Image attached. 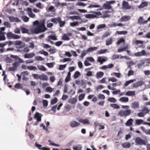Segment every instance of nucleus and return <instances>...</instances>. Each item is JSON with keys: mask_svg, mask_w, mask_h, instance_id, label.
<instances>
[{"mask_svg": "<svg viewBox=\"0 0 150 150\" xmlns=\"http://www.w3.org/2000/svg\"><path fill=\"white\" fill-rule=\"evenodd\" d=\"M141 129L146 134L150 135V129L147 130L143 126L141 127Z\"/></svg>", "mask_w": 150, "mask_h": 150, "instance_id": "nucleus-21", "label": "nucleus"}, {"mask_svg": "<svg viewBox=\"0 0 150 150\" xmlns=\"http://www.w3.org/2000/svg\"><path fill=\"white\" fill-rule=\"evenodd\" d=\"M62 43V41H59L56 42L54 44L57 46H60Z\"/></svg>", "mask_w": 150, "mask_h": 150, "instance_id": "nucleus-64", "label": "nucleus"}, {"mask_svg": "<svg viewBox=\"0 0 150 150\" xmlns=\"http://www.w3.org/2000/svg\"><path fill=\"white\" fill-rule=\"evenodd\" d=\"M27 13L29 16L31 18H34L35 16V15L33 13L32 9L30 8H28L27 9Z\"/></svg>", "mask_w": 150, "mask_h": 150, "instance_id": "nucleus-11", "label": "nucleus"}, {"mask_svg": "<svg viewBox=\"0 0 150 150\" xmlns=\"http://www.w3.org/2000/svg\"><path fill=\"white\" fill-rule=\"evenodd\" d=\"M147 23V21H144L142 17H139L138 20V23L139 24H142L144 23Z\"/></svg>", "mask_w": 150, "mask_h": 150, "instance_id": "nucleus-17", "label": "nucleus"}, {"mask_svg": "<svg viewBox=\"0 0 150 150\" xmlns=\"http://www.w3.org/2000/svg\"><path fill=\"white\" fill-rule=\"evenodd\" d=\"M60 18V17H58L57 18H52L51 19V21L54 23L57 24V22H58Z\"/></svg>", "mask_w": 150, "mask_h": 150, "instance_id": "nucleus-38", "label": "nucleus"}, {"mask_svg": "<svg viewBox=\"0 0 150 150\" xmlns=\"http://www.w3.org/2000/svg\"><path fill=\"white\" fill-rule=\"evenodd\" d=\"M30 50V49L29 47H26L24 48L23 50H21V51L27 53L29 52Z\"/></svg>", "mask_w": 150, "mask_h": 150, "instance_id": "nucleus-49", "label": "nucleus"}, {"mask_svg": "<svg viewBox=\"0 0 150 150\" xmlns=\"http://www.w3.org/2000/svg\"><path fill=\"white\" fill-rule=\"evenodd\" d=\"M14 87L17 89H22L23 88L22 85L19 83H16Z\"/></svg>", "mask_w": 150, "mask_h": 150, "instance_id": "nucleus-34", "label": "nucleus"}, {"mask_svg": "<svg viewBox=\"0 0 150 150\" xmlns=\"http://www.w3.org/2000/svg\"><path fill=\"white\" fill-rule=\"evenodd\" d=\"M107 51V49H101L98 52V53L99 54H103L106 52Z\"/></svg>", "mask_w": 150, "mask_h": 150, "instance_id": "nucleus-48", "label": "nucleus"}, {"mask_svg": "<svg viewBox=\"0 0 150 150\" xmlns=\"http://www.w3.org/2000/svg\"><path fill=\"white\" fill-rule=\"evenodd\" d=\"M54 89V88H52L50 87H48L46 88V91L47 92L51 93L53 91Z\"/></svg>", "mask_w": 150, "mask_h": 150, "instance_id": "nucleus-46", "label": "nucleus"}, {"mask_svg": "<svg viewBox=\"0 0 150 150\" xmlns=\"http://www.w3.org/2000/svg\"><path fill=\"white\" fill-rule=\"evenodd\" d=\"M70 126L72 127H74L79 126L80 124L75 121H72L70 123Z\"/></svg>", "mask_w": 150, "mask_h": 150, "instance_id": "nucleus-13", "label": "nucleus"}, {"mask_svg": "<svg viewBox=\"0 0 150 150\" xmlns=\"http://www.w3.org/2000/svg\"><path fill=\"white\" fill-rule=\"evenodd\" d=\"M128 32L127 31H117L116 33V34L118 35H126Z\"/></svg>", "mask_w": 150, "mask_h": 150, "instance_id": "nucleus-31", "label": "nucleus"}, {"mask_svg": "<svg viewBox=\"0 0 150 150\" xmlns=\"http://www.w3.org/2000/svg\"><path fill=\"white\" fill-rule=\"evenodd\" d=\"M115 1H106L105 3L103 4V8L109 10L112 8V6L110 4L115 3Z\"/></svg>", "mask_w": 150, "mask_h": 150, "instance_id": "nucleus-4", "label": "nucleus"}, {"mask_svg": "<svg viewBox=\"0 0 150 150\" xmlns=\"http://www.w3.org/2000/svg\"><path fill=\"white\" fill-rule=\"evenodd\" d=\"M58 23H59L60 27H63L65 23V22L64 21H62L61 18L60 17V18L59 20V22Z\"/></svg>", "mask_w": 150, "mask_h": 150, "instance_id": "nucleus-35", "label": "nucleus"}, {"mask_svg": "<svg viewBox=\"0 0 150 150\" xmlns=\"http://www.w3.org/2000/svg\"><path fill=\"white\" fill-rule=\"evenodd\" d=\"M77 101V98H74L70 99L69 100L68 102L69 103L72 104H74Z\"/></svg>", "mask_w": 150, "mask_h": 150, "instance_id": "nucleus-26", "label": "nucleus"}, {"mask_svg": "<svg viewBox=\"0 0 150 150\" xmlns=\"http://www.w3.org/2000/svg\"><path fill=\"white\" fill-rule=\"evenodd\" d=\"M106 61L105 59L102 57H98L97 61L100 63V64H103V62Z\"/></svg>", "mask_w": 150, "mask_h": 150, "instance_id": "nucleus-29", "label": "nucleus"}, {"mask_svg": "<svg viewBox=\"0 0 150 150\" xmlns=\"http://www.w3.org/2000/svg\"><path fill=\"white\" fill-rule=\"evenodd\" d=\"M35 146L37 147L40 150H50V149L49 148H47L45 147H42V145L38 144L36 142L35 143Z\"/></svg>", "mask_w": 150, "mask_h": 150, "instance_id": "nucleus-16", "label": "nucleus"}, {"mask_svg": "<svg viewBox=\"0 0 150 150\" xmlns=\"http://www.w3.org/2000/svg\"><path fill=\"white\" fill-rule=\"evenodd\" d=\"M149 54V53L146 52L144 50H142L140 52H137L134 54V55L136 57H141L143 56H147Z\"/></svg>", "mask_w": 150, "mask_h": 150, "instance_id": "nucleus-7", "label": "nucleus"}, {"mask_svg": "<svg viewBox=\"0 0 150 150\" xmlns=\"http://www.w3.org/2000/svg\"><path fill=\"white\" fill-rule=\"evenodd\" d=\"M42 102L43 104V105L45 107H47L48 105V102L47 100H43Z\"/></svg>", "mask_w": 150, "mask_h": 150, "instance_id": "nucleus-59", "label": "nucleus"}, {"mask_svg": "<svg viewBox=\"0 0 150 150\" xmlns=\"http://www.w3.org/2000/svg\"><path fill=\"white\" fill-rule=\"evenodd\" d=\"M130 18V16H125L122 17L120 19V22L126 21H129Z\"/></svg>", "mask_w": 150, "mask_h": 150, "instance_id": "nucleus-15", "label": "nucleus"}, {"mask_svg": "<svg viewBox=\"0 0 150 150\" xmlns=\"http://www.w3.org/2000/svg\"><path fill=\"white\" fill-rule=\"evenodd\" d=\"M62 39L64 40H69V38L66 34H64L63 35L62 37Z\"/></svg>", "mask_w": 150, "mask_h": 150, "instance_id": "nucleus-44", "label": "nucleus"}, {"mask_svg": "<svg viewBox=\"0 0 150 150\" xmlns=\"http://www.w3.org/2000/svg\"><path fill=\"white\" fill-rule=\"evenodd\" d=\"M48 39H51L54 40H57L56 37L53 35H50L48 37Z\"/></svg>", "mask_w": 150, "mask_h": 150, "instance_id": "nucleus-40", "label": "nucleus"}, {"mask_svg": "<svg viewBox=\"0 0 150 150\" xmlns=\"http://www.w3.org/2000/svg\"><path fill=\"white\" fill-rule=\"evenodd\" d=\"M98 97L99 99H105V96L104 95L99 94L98 95Z\"/></svg>", "mask_w": 150, "mask_h": 150, "instance_id": "nucleus-52", "label": "nucleus"}, {"mask_svg": "<svg viewBox=\"0 0 150 150\" xmlns=\"http://www.w3.org/2000/svg\"><path fill=\"white\" fill-rule=\"evenodd\" d=\"M134 91H128L125 93V95L127 96H134L135 95Z\"/></svg>", "mask_w": 150, "mask_h": 150, "instance_id": "nucleus-20", "label": "nucleus"}, {"mask_svg": "<svg viewBox=\"0 0 150 150\" xmlns=\"http://www.w3.org/2000/svg\"><path fill=\"white\" fill-rule=\"evenodd\" d=\"M100 7V6L98 5H92L90 4L88 7V8H91L93 7L95 8H98Z\"/></svg>", "mask_w": 150, "mask_h": 150, "instance_id": "nucleus-56", "label": "nucleus"}, {"mask_svg": "<svg viewBox=\"0 0 150 150\" xmlns=\"http://www.w3.org/2000/svg\"><path fill=\"white\" fill-rule=\"evenodd\" d=\"M12 65L16 69L19 66V64L18 62H15L12 64Z\"/></svg>", "mask_w": 150, "mask_h": 150, "instance_id": "nucleus-55", "label": "nucleus"}, {"mask_svg": "<svg viewBox=\"0 0 150 150\" xmlns=\"http://www.w3.org/2000/svg\"><path fill=\"white\" fill-rule=\"evenodd\" d=\"M21 30L23 33H28L29 30L25 27H21Z\"/></svg>", "mask_w": 150, "mask_h": 150, "instance_id": "nucleus-30", "label": "nucleus"}, {"mask_svg": "<svg viewBox=\"0 0 150 150\" xmlns=\"http://www.w3.org/2000/svg\"><path fill=\"white\" fill-rule=\"evenodd\" d=\"M81 148L82 146L80 144L74 145L73 147V149L74 150H81Z\"/></svg>", "mask_w": 150, "mask_h": 150, "instance_id": "nucleus-28", "label": "nucleus"}, {"mask_svg": "<svg viewBox=\"0 0 150 150\" xmlns=\"http://www.w3.org/2000/svg\"><path fill=\"white\" fill-rule=\"evenodd\" d=\"M86 17L88 18H96V16L93 14H88L86 15Z\"/></svg>", "mask_w": 150, "mask_h": 150, "instance_id": "nucleus-36", "label": "nucleus"}, {"mask_svg": "<svg viewBox=\"0 0 150 150\" xmlns=\"http://www.w3.org/2000/svg\"><path fill=\"white\" fill-rule=\"evenodd\" d=\"M57 101V99L56 97H55L53 99H52L51 101V104H54L56 103Z\"/></svg>", "mask_w": 150, "mask_h": 150, "instance_id": "nucleus-51", "label": "nucleus"}, {"mask_svg": "<svg viewBox=\"0 0 150 150\" xmlns=\"http://www.w3.org/2000/svg\"><path fill=\"white\" fill-rule=\"evenodd\" d=\"M27 69L30 70H36L37 69L36 67L33 66H29L27 67Z\"/></svg>", "mask_w": 150, "mask_h": 150, "instance_id": "nucleus-39", "label": "nucleus"}, {"mask_svg": "<svg viewBox=\"0 0 150 150\" xmlns=\"http://www.w3.org/2000/svg\"><path fill=\"white\" fill-rule=\"evenodd\" d=\"M106 44L107 45H109L112 44V38H109L106 40Z\"/></svg>", "mask_w": 150, "mask_h": 150, "instance_id": "nucleus-32", "label": "nucleus"}, {"mask_svg": "<svg viewBox=\"0 0 150 150\" xmlns=\"http://www.w3.org/2000/svg\"><path fill=\"white\" fill-rule=\"evenodd\" d=\"M133 80H131L129 81H126L125 84L124 86H127L129 84H130L131 83H132L133 82Z\"/></svg>", "mask_w": 150, "mask_h": 150, "instance_id": "nucleus-58", "label": "nucleus"}, {"mask_svg": "<svg viewBox=\"0 0 150 150\" xmlns=\"http://www.w3.org/2000/svg\"><path fill=\"white\" fill-rule=\"evenodd\" d=\"M11 57L13 59H17V60L18 61V62L19 64L20 63H23L24 62V60L20 58L18 56L11 55Z\"/></svg>", "mask_w": 150, "mask_h": 150, "instance_id": "nucleus-10", "label": "nucleus"}, {"mask_svg": "<svg viewBox=\"0 0 150 150\" xmlns=\"http://www.w3.org/2000/svg\"><path fill=\"white\" fill-rule=\"evenodd\" d=\"M121 107L122 108L126 109V110H121L118 113V115L121 117H126L129 116L131 114L132 110L128 109L129 106L128 105H122Z\"/></svg>", "mask_w": 150, "mask_h": 150, "instance_id": "nucleus-2", "label": "nucleus"}, {"mask_svg": "<svg viewBox=\"0 0 150 150\" xmlns=\"http://www.w3.org/2000/svg\"><path fill=\"white\" fill-rule=\"evenodd\" d=\"M108 100L111 102L113 103H115L117 101L116 99L113 97L109 98L108 99Z\"/></svg>", "mask_w": 150, "mask_h": 150, "instance_id": "nucleus-45", "label": "nucleus"}, {"mask_svg": "<svg viewBox=\"0 0 150 150\" xmlns=\"http://www.w3.org/2000/svg\"><path fill=\"white\" fill-rule=\"evenodd\" d=\"M117 81V80L114 77H110L108 79V81H111L112 82H115Z\"/></svg>", "mask_w": 150, "mask_h": 150, "instance_id": "nucleus-57", "label": "nucleus"}, {"mask_svg": "<svg viewBox=\"0 0 150 150\" xmlns=\"http://www.w3.org/2000/svg\"><path fill=\"white\" fill-rule=\"evenodd\" d=\"M133 121V119L132 118L129 119L125 123L126 125L128 126H130L132 124V122Z\"/></svg>", "mask_w": 150, "mask_h": 150, "instance_id": "nucleus-24", "label": "nucleus"}, {"mask_svg": "<svg viewBox=\"0 0 150 150\" xmlns=\"http://www.w3.org/2000/svg\"><path fill=\"white\" fill-rule=\"evenodd\" d=\"M68 17L69 18V19H71L72 20H79L80 19V17L78 16H68Z\"/></svg>", "mask_w": 150, "mask_h": 150, "instance_id": "nucleus-37", "label": "nucleus"}, {"mask_svg": "<svg viewBox=\"0 0 150 150\" xmlns=\"http://www.w3.org/2000/svg\"><path fill=\"white\" fill-rule=\"evenodd\" d=\"M122 145L124 148H127L130 147L131 144L130 143L126 142L122 143Z\"/></svg>", "mask_w": 150, "mask_h": 150, "instance_id": "nucleus-22", "label": "nucleus"}, {"mask_svg": "<svg viewBox=\"0 0 150 150\" xmlns=\"http://www.w3.org/2000/svg\"><path fill=\"white\" fill-rule=\"evenodd\" d=\"M109 11H106L104 12H103L104 13L103 15V16L102 17L104 18L108 17V16L107 14V13H109Z\"/></svg>", "mask_w": 150, "mask_h": 150, "instance_id": "nucleus-60", "label": "nucleus"}, {"mask_svg": "<svg viewBox=\"0 0 150 150\" xmlns=\"http://www.w3.org/2000/svg\"><path fill=\"white\" fill-rule=\"evenodd\" d=\"M104 75V73L101 71L98 72L96 74V76L98 78H100L102 77Z\"/></svg>", "mask_w": 150, "mask_h": 150, "instance_id": "nucleus-41", "label": "nucleus"}, {"mask_svg": "<svg viewBox=\"0 0 150 150\" xmlns=\"http://www.w3.org/2000/svg\"><path fill=\"white\" fill-rule=\"evenodd\" d=\"M143 120L140 119H137L136 120V123L137 125H139L143 123Z\"/></svg>", "mask_w": 150, "mask_h": 150, "instance_id": "nucleus-47", "label": "nucleus"}, {"mask_svg": "<svg viewBox=\"0 0 150 150\" xmlns=\"http://www.w3.org/2000/svg\"><path fill=\"white\" fill-rule=\"evenodd\" d=\"M48 79L47 76L45 74L40 75V79L41 80L47 81Z\"/></svg>", "mask_w": 150, "mask_h": 150, "instance_id": "nucleus-19", "label": "nucleus"}, {"mask_svg": "<svg viewBox=\"0 0 150 150\" xmlns=\"http://www.w3.org/2000/svg\"><path fill=\"white\" fill-rule=\"evenodd\" d=\"M45 21L43 20L40 22L38 21H35L33 24L34 25H37V27L34 29L32 30V32L35 34H38L40 33H42L47 30L45 25Z\"/></svg>", "mask_w": 150, "mask_h": 150, "instance_id": "nucleus-1", "label": "nucleus"}, {"mask_svg": "<svg viewBox=\"0 0 150 150\" xmlns=\"http://www.w3.org/2000/svg\"><path fill=\"white\" fill-rule=\"evenodd\" d=\"M32 75L35 79H40V75L38 74H33Z\"/></svg>", "mask_w": 150, "mask_h": 150, "instance_id": "nucleus-50", "label": "nucleus"}, {"mask_svg": "<svg viewBox=\"0 0 150 150\" xmlns=\"http://www.w3.org/2000/svg\"><path fill=\"white\" fill-rule=\"evenodd\" d=\"M119 100L122 102L126 103L128 101L129 99L127 97H124L121 98Z\"/></svg>", "mask_w": 150, "mask_h": 150, "instance_id": "nucleus-27", "label": "nucleus"}, {"mask_svg": "<svg viewBox=\"0 0 150 150\" xmlns=\"http://www.w3.org/2000/svg\"><path fill=\"white\" fill-rule=\"evenodd\" d=\"M15 44L16 46H18L16 47V48L17 49V51L19 52H22L20 49L23 48L25 46V43L20 40L16 41Z\"/></svg>", "mask_w": 150, "mask_h": 150, "instance_id": "nucleus-3", "label": "nucleus"}, {"mask_svg": "<svg viewBox=\"0 0 150 150\" xmlns=\"http://www.w3.org/2000/svg\"><path fill=\"white\" fill-rule=\"evenodd\" d=\"M35 54L33 53L26 54L24 55V57L25 58H30L34 56Z\"/></svg>", "mask_w": 150, "mask_h": 150, "instance_id": "nucleus-18", "label": "nucleus"}, {"mask_svg": "<svg viewBox=\"0 0 150 150\" xmlns=\"http://www.w3.org/2000/svg\"><path fill=\"white\" fill-rule=\"evenodd\" d=\"M78 121L79 122L82 123L84 124H87L88 125H89V124H90L89 122L87 119H85L84 120L80 119L79 120H78Z\"/></svg>", "mask_w": 150, "mask_h": 150, "instance_id": "nucleus-25", "label": "nucleus"}, {"mask_svg": "<svg viewBox=\"0 0 150 150\" xmlns=\"http://www.w3.org/2000/svg\"><path fill=\"white\" fill-rule=\"evenodd\" d=\"M41 114L39 113L38 112H36L34 116V119H36L37 120V122L36 124H34V125H38V122L41 121Z\"/></svg>", "mask_w": 150, "mask_h": 150, "instance_id": "nucleus-9", "label": "nucleus"}, {"mask_svg": "<svg viewBox=\"0 0 150 150\" xmlns=\"http://www.w3.org/2000/svg\"><path fill=\"white\" fill-rule=\"evenodd\" d=\"M135 142L137 145H146V142L140 137H137L135 139Z\"/></svg>", "mask_w": 150, "mask_h": 150, "instance_id": "nucleus-5", "label": "nucleus"}, {"mask_svg": "<svg viewBox=\"0 0 150 150\" xmlns=\"http://www.w3.org/2000/svg\"><path fill=\"white\" fill-rule=\"evenodd\" d=\"M125 41V40L122 38H121L119 39V40L117 42V45L120 44L124 42Z\"/></svg>", "mask_w": 150, "mask_h": 150, "instance_id": "nucleus-62", "label": "nucleus"}, {"mask_svg": "<svg viewBox=\"0 0 150 150\" xmlns=\"http://www.w3.org/2000/svg\"><path fill=\"white\" fill-rule=\"evenodd\" d=\"M144 83L142 81H140L134 83L133 87L134 88H137L142 86Z\"/></svg>", "mask_w": 150, "mask_h": 150, "instance_id": "nucleus-12", "label": "nucleus"}, {"mask_svg": "<svg viewBox=\"0 0 150 150\" xmlns=\"http://www.w3.org/2000/svg\"><path fill=\"white\" fill-rule=\"evenodd\" d=\"M85 94H80L79 97V101L82 100L84 98Z\"/></svg>", "mask_w": 150, "mask_h": 150, "instance_id": "nucleus-53", "label": "nucleus"}, {"mask_svg": "<svg viewBox=\"0 0 150 150\" xmlns=\"http://www.w3.org/2000/svg\"><path fill=\"white\" fill-rule=\"evenodd\" d=\"M22 19L25 22H28L29 19V18L26 16H23L22 17Z\"/></svg>", "mask_w": 150, "mask_h": 150, "instance_id": "nucleus-54", "label": "nucleus"}, {"mask_svg": "<svg viewBox=\"0 0 150 150\" xmlns=\"http://www.w3.org/2000/svg\"><path fill=\"white\" fill-rule=\"evenodd\" d=\"M78 22L77 21L76 22H73L70 23V25L72 27H74L78 25Z\"/></svg>", "mask_w": 150, "mask_h": 150, "instance_id": "nucleus-63", "label": "nucleus"}, {"mask_svg": "<svg viewBox=\"0 0 150 150\" xmlns=\"http://www.w3.org/2000/svg\"><path fill=\"white\" fill-rule=\"evenodd\" d=\"M148 5V2L146 1H144L142 2L138 6V8L141 9L147 7Z\"/></svg>", "mask_w": 150, "mask_h": 150, "instance_id": "nucleus-14", "label": "nucleus"}, {"mask_svg": "<svg viewBox=\"0 0 150 150\" xmlns=\"http://www.w3.org/2000/svg\"><path fill=\"white\" fill-rule=\"evenodd\" d=\"M36 59L38 61H43L44 59V58L40 56H36L35 57Z\"/></svg>", "mask_w": 150, "mask_h": 150, "instance_id": "nucleus-61", "label": "nucleus"}, {"mask_svg": "<svg viewBox=\"0 0 150 150\" xmlns=\"http://www.w3.org/2000/svg\"><path fill=\"white\" fill-rule=\"evenodd\" d=\"M110 106L114 109H118L120 108V106L116 104H111Z\"/></svg>", "mask_w": 150, "mask_h": 150, "instance_id": "nucleus-42", "label": "nucleus"}, {"mask_svg": "<svg viewBox=\"0 0 150 150\" xmlns=\"http://www.w3.org/2000/svg\"><path fill=\"white\" fill-rule=\"evenodd\" d=\"M80 75V73L78 71H76L74 75V78L75 79L78 78Z\"/></svg>", "mask_w": 150, "mask_h": 150, "instance_id": "nucleus-43", "label": "nucleus"}, {"mask_svg": "<svg viewBox=\"0 0 150 150\" xmlns=\"http://www.w3.org/2000/svg\"><path fill=\"white\" fill-rule=\"evenodd\" d=\"M37 67L39 70L42 71H45L46 70V69L45 67L42 65H38Z\"/></svg>", "mask_w": 150, "mask_h": 150, "instance_id": "nucleus-33", "label": "nucleus"}, {"mask_svg": "<svg viewBox=\"0 0 150 150\" xmlns=\"http://www.w3.org/2000/svg\"><path fill=\"white\" fill-rule=\"evenodd\" d=\"M122 8L125 10L129 9L131 8V6L129 4L128 2L124 1L122 2Z\"/></svg>", "mask_w": 150, "mask_h": 150, "instance_id": "nucleus-8", "label": "nucleus"}, {"mask_svg": "<svg viewBox=\"0 0 150 150\" xmlns=\"http://www.w3.org/2000/svg\"><path fill=\"white\" fill-rule=\"evenodd\" d=\"M7 38L8 39H18L20 38V37L18 35L12 33L11 32H8L7 34Z\"/></svg>", "mask_w": 150, "mask_h": 150, "instance_id": "nucleus-6", "label": "nucleus"}, {"mask_svg": "<svg viewBox=\"0 0 150 150\" xmlns=\"http://www.w3.org/2000/svg\"><path fill=\"white\" fill-rule=\"evenodd\" d=\"M139 107V103L138 102H135L132 103L131 107L132 108L136 109L138 108Z\"/></svg>", "mask_w": 150, "mask_h": 150, "instance_id": "nucleus-23", "label": "nucleus"}]
</instances>
